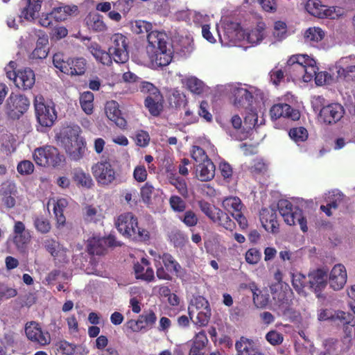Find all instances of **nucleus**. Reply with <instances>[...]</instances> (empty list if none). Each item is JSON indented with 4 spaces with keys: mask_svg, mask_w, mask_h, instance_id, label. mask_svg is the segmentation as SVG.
Segmentation results:
<instances>
[{
    "mask_svg": "<svg viewBox=\"0 0 355 355\" xmlns=\"http://www.w3.org/2000/svg\"><path fill=\"white\" fill-rule=\"evenodd\" d=\"M173 48L164 31H152L147 35L146 52L135 57V62L156 69L168 65L173 58Z\"/></svg>",
    "mask_w": 355,
    "mask_h": 355,
    "instance_id": "1",
    "label": "nucleus"
},
{
    "mask_svg": "<svg viewBox=\"0 0 355 355\" xmlns=\"http://www.w3.org/2000/svg\"><path fill=\"white\" fill-rule=\"evenodd\" d=\"M266 35V26L262 21L254 27L245 29H243L239 23L227 21L224 24L223 33L218 30V36L224 46H243L245 44H248V47L257 46Z\"/></svg>",
    "mask_w": 355,
    "mask_h": 355,
    "instance_id": "2",
    "label": "nucleus"
},
{
    "mask_svg": "<svg viewBox=\"0 0 355 355\" xmlns=\"http://www.w3.org/2000/svg\"><path fill=\"white\" fill-rule=\"evenodd\" d=\"M80 132L79 126L68 125L62 128L55 135L58 145L74 161L82 159L86 151V142L80 136Z\"/></svg>",
    "mask_w": 355,
    "mask_h": 355,
    "instance_id": "3",
    "label": "nucleus"
},
{
    "mask_svg": "<svg viewBox=\"0 0 355 355\" xmlns=\"http://www.w3.org/2000/svg\"><path fill=\"white\" fill-rule=\"evenodd\" d=\"M318 67L314 58L307 54H297L291 56L284 66L286 76L293 80L309 83Z\"/></svg>",
    "mask_w": 355,
    "mask_h": 355,
    "instance_id": "4",
    "label": "nucleus"
},
{
    "mask_svg": "<svg viewBox=\"0 0 355 355\" xmlns=\"http://www.w3.org/2000/svg\"><path fill=\"white\" fill-rule=\"evenodd\" d=\"M221 87L223 92L232 96L234 105L238 108L250 106L254 96L260 94L257 87L240 83H228Z\"/></svg>",
    "mask_w": 355,
    "mask_h": 355,
    "instance_id": "5",
    "label": "nucleus"
},
{
    "mask_svg": "<svg viewBox=\"0 0 355 355\" xmlns=\"http://www.w3.org/2000/svg\"><path fill=\"white\" fill-rule=\"evenodd\" d=\"M118 231L124 236L139 241H148V230L138 226L137 218L132 213L121 214L115 222Z\"/></svg>",
    "mask_w": 355,
    "mask_h": 355,
    "instance_id": "6",
    "label": "nucleus"
},
{
    "mask_svg": "<svg viewBox=\"0 0 355 355\" xmlns=\"http://www.w3.org/2000/svg\"><path fill=\"white\" fill-rule=\"evenodd\" d=\"M33 104L36 119L40 127H51L57 119L53 103L46 101L42 95L37 94L35 96Z\"/></svg>",
    "mask_w": 355,
    "mask_h": 355,
    "instance_id": "7",
    "label": "nucleus"
},
{
    "mask_svg": "<svg viewBox=\"0 0 355 355\" xmlns=\"http://www.w3.org/2000/svg\"><path fill=\"white\" fill-rule=\"evenodd\" d=\"M277 209L286 224L288 225L298 224L303 232L308 231L307 220L303 215L302 209L293 207L287 200H280L277 203Z\"/></svg>",
    "mask_w": 355,
    "mask_h": 355,
    "instance_id": "8",
    "label": "nucleus"
},
{
    "mask_svg": "<svg viewBox=\"0 0 355 355\" xmlns=\"http://www.w3.org/2000/svg\"><path fill=\"white\" fill-rule=\"evenodd\" d=\"M53 63L60 71L70 76L84 74L87 65L86 60L83 58H69L64 60L63 54L60 53L54 54Z\"/></svg>",
    "mask_w": 355,
    "mask_h": 355,
    "instance_id": "9",
    "label": "nucleus"
},
{
    "mask_svg": "<svg viewBox=\"0 0 355 355\" xmlns=\"http://www.w3.org/2000/svg\"><path fill=\"white\" fill-rule=\"evenodd\" d=\"M33 157L35 163L41 166H57L64 161V156L52 146H44L35 149Z\"/></svg>",
    "mask_w": 355,
    "mask_h": 355,
    "instance_id": "10",
    "label": "nucleus"
},
{
    "mask_svg": "<svg viewBox=\"0 0 355 355\" xmlns=\"http://www.w3.org/2000/svg\"><path fill=\"white\" fill-rule=\"evenodd\" d=\"M199 207L212 222L223 226L226 230H232L234 223L227 214L205 200L199 202Z\"/></svg>",
    "mask_w": 355,
    "mask_h": 355,
    "instance_id": "11",
    "label": "nucleus"
},
{
    "mask_svg": "<svg viewBox=\"0 0 355 355\" xmlns=\"http://www.w3.org/2000/svg\"><path fill=\"white\" fill-rule=\"evenodd\" d=\"M110 46L108 51L112 60L116 63L123 64L129 60L128 41L125 36L121 33H115L110 38Z\"/></svg>",
    "mask_w": 355,
    "mask_h": 355,
    "instance_id": "12",
    "label": "nucleus"
},
{
    "mask_svg": "<svg viewBox=\"0 0 355 355\" xmlns=\"http://www.w3.org/2000/svg\"><path fill=\"white\" fill-rule=\"evenodd\" d=\"M91 170L95 180L100 186H109L116 179L114 167L109 162H98L92 166Z\"/></svg>",
    "mask_w": 355,
    "mask_h": 355,
    "instance_id": "13",
    "label": "nucleus"
},
{
    "mask_svg": "<svg viewBox=\"0 0 355 355\" xmlns=\"http://www.w3.org/2000/svg\"><path fill=\"white\" fill-rule=\"evenodd\" d=\"M335 69L339 80L355 83V55L342 57L336 62Z\"/></svg>",
    "mask_w": 355,
    "mask_h": 355,
    "instance_id": "14",
    "label": "nucleus"
},
{
    "mask_svg": "<svg viewBox=\"0 0 355 355\" xmlns=\"http://www.w3.org/2000/svg\"><path fill=\"white\" fill-rule=\"evenodd\" d=\"M28 98L22 94L12 93L6 103L8 113L12 118H19L29 107Z\"/></svg>",
    "mask_w": 355,
    "mask_h": 355,
    "instance_id": "15",
    "label": "nucleus"
},
{
    "mask_svg": "<svg viewBox=\"0 0 355 355\" xmlns=\"http://www.w3.org/2000/svg\"><path fill=\"white\" fill-rule=\"evenodd\" d=\"M345 110L339 103L327 105L318 113V121L325 125H332L339 121L343 116Z\"/></svg>",
    "mask_w": 355,
    "mask_h": 355,
    "instance_id": "16",
    "label": "nucleus"
},
{
    "mask_svg": "<svg viewBox=\"0 0 355 355\" xmlns=\"http://www.w3.org/2000/svg\"><path fill=\"white\" fill-rule=\"evenodd\" d=\"M25 333L28 340L40 345H46L51 343V336L47 331H43L39 324L30 322L26 324Z\"/></svg>",
    "mask_w": 355,
    "mask_h": 355,
    "instance_id": "17",
    "label": "nucleus"
},
{
    "mask_svg": "<svg viewBox=\"0 0 355 355\" xmlns=\"http://www.w3.org/2000/svg\"><path fill=\"white\" fill-rule=\"evenodd\" d=\"M116 241L113 236L100 237L94 236L87 240V250L92 254H102L107 247L116 245Z\"/></svg>",
    "mask_w": 355,
    "mask_h": 355,
    "instance_id": "18",
    "label": "nucleus"
},
{
    "mask_svg": "<svg viewBox=\"0 0 355 355\" xmlns=\"http://www.w3.org/2000/svg\"><path fill=\"white\" fill-rule=\"evenodd\" d=\"M270 114L272 121L282 118L297 121L300 118V112L286 103H278L272 105L270 110Z\"/></svg>",
    "mask_w": 355,
    "mask_h": 355,
    "instance_id": "19",
    "label": "nucleus"
},
{
    "mask_svg": "<svg viewBox=\"0 0 355 355\" xmlns=\"http://www.w3.org/2000/svg\"><path fill=\"white\" fill-rule=\"evenodd\" d=\"M33 33L37 37L36 47L29 55L31 60H41L47 57L49 53V37L42 31L35 30Z\"/></svg>",
    "mask_w": 355,
    "mask_h": 355,
    "instance_id": "20",
    "label": "nucleus"
},
{
    "mask_svg": "<svg viewBox=\"0 0 355 355\" xmlns=\"http://www.w3.org/2000/svg\"><path fill=\"white\" fill-rule=\"evenodd\" d=\"M230 125H222V128L232 139L236 140H243L248 137V131L243 130L242 128L241 118L238 115H234Z\"/></svg>",
    "mask_w": 355,
    "mask_h": 355,
    "instance_id": "21",
    "label": "nucleus"
},
{
    "mask_svg": "<svg viewBox=\"0 0 355 355\" xmlns=\"http://www.w3.org/2000/svg\"><path fill=\"white\" fill-rule=\"evenodd\" d=\"M309 289L313 291L318 297H320V292L327 285V274L321 270L318 269L311 271L308 275Z\"/></svg>",
    "mask_w": 355,
    "mask_h": 355,
    "instance_id": "22",
    "label": "nucleus"
},
{
    "mask_svg": "<svg viewBox=\"0 0 355 355\" xmlns=\"http://www.w3.org/2000/svg\"><path fill=\"white\" fill-rule=\"evenodd\" d=\"M347 278V275L345 267L340 263L336 264L330 272L329 284L334 290H340L346 284Z\"/></svg>",
    "mask_w": 355,
    "mask_h": 355,
    "instance_id": "23",
    "label": "nucleus"
},
{
    "mask_svg": "<svg viewBox=\"0 0 355 355\" xmlns=\"http://www.w3.org/2000/svg\"><path fill=\"white\" fill-rule=\"evenodd\" d=\"M134 271L137 279H141L147 282H150L155 279L154 270L150 267L149 261L144 257L141 259L140 262L135 263Z\"/></svg>",
    "mask_w": 355,
    "mask_h": 355,
    "instance_id": "24",
    "label": "nucleus"
},
{
    "mask_svg": "<svg viewBox=\"0 0 355 355\" xmlns=\"http://www.w3.org/2000/svg\"><path fill=\"white\" fill-rule=\"evenodd\" d=\"M105 114L107 118L113 121L119 128L125 129L127 126L125 119L121 116L118 103L114 101H108L105 105Z\"/></svg>",
    "mask_w": 355,
    "mask_h": 355,
    "instance_id": "25",
    "label": "nucleus"
},
{
    "mask_svg": "<svg viewBox=\"0 0 355 355\" xmlns=\"http://www.w3.org/2000/svg\"><path fill=\"white\" fill-rule=\"evenodd\" d=\"M35 82L34 71L30 68H24L18 70L15 77V85L22 89H28L33 87Z\"/></svg>",
    "mask_w": 355,
    "mask_h": 355,
    "instance_id": "26",
    "label": "nucleus"
},
{
    "mask_svg": "<svg viewBox=\"0 0 355 355\" xmlns=\"http://www.w3.org/2000/svg\"><path fill=\"white\" fill-rule=\"evenodd\" d=\"M13 234L12 241L17 248H24L31 239L28 230H26L25 225L21 221H15Z\"/></svg>",
    "mask_w": 355,
    "mask_h": 355,
    "instance_id": "27",
    "label": "nucleus"
},
{
    "mask_svg": "<svg viewBox=\"0 0 355 355\" xmlns=\"http://www.w3.org/2000/svg\"><path fill=\"white\" fill-rule=\"evenodd\" d=\"M264 107L259 106L258 108H251L245 117V125L248 129H252L264 124Z\"/></svg>",
    "mask_w": 355,
    "mask_h": 355,
    "instance_id": "28",
    "label": "nucleus"
},
{
    "mask_svg": "<svg viewBox=\"0 0 355 355\" xmlns=\"http://www.w3.org/2000/svg\"><path fill=\"white\" fill-rule=\"evenodd\" d=\"M42 0H21L24 5L21 8V16L27 20H33L40 12Z\"/></svg>",
    "mask_w": 355,
    "mask_h": 355,
    "instance_id": "29",
    "label": "nucleus"
},
{
    "mask_svg": "<svg viewBox=\"0 0 355 355\" xmlns=\"http://www.w3.org/2000/svg\"><path fill=\"white\" fill-rule=\"evenodd\" d=\"M72 180L79 188L90 189L94 186V182L90 174L80 168L73 169Z\"/></svg>",
    "mask_w": 355,
    "mask_h": 355,
    "instance_id": "30",
    "label": "nucleus"
},
{
    "mask_svg": "<svg viewBox=\"0 0 355 355\" xmlns=\"http://www.w3.org/2000/svg\"><path fill=\"white\" fill-rule=\"evenodd\" d=\"M214 175L215 166L211 159L200 163L196 167V176L200 181H209Z\"/></svg>",
    "mask_w": 355,
    "mask_h": 355,
    "instance_id": "31",
    "label": "nucleus"
},
{
    "mask_svg": "<svg viewBox=\"0 0 355 355\" xmlns=\"http://www.w3.org/2000/svg\"><path fill=\"white\" fill-rule=\"evenodd\" d=\"M262 225L267 232L276 233L279 229V224L276 220V211L271 209H263L261 213Z\"/></svg>",
    "mask_w": 355,
    "mask_h": 355,
    "instance_id": "32",
    "label": "nucleus"
},
{
    "mask_svg": "<svg viewBox=\"0 0 355 355\" xmlns=\"http://www.w3.org/2000/svg\"><path fill=\"white\" fill-rule=\"evenodd\" d=\"M182 83L194 94H201L207 89L205 84L196 76H186L182 78Z\"/></svg>",
    "mask_w": 355,
    "mask_h": 355,
    "instance_id": "33",
    "label": "nucleus"
},
{
    "mask_svg": "<svg viewBox=\"0 0 355 355\" xmlns=\"http://www.w3.org/2000/svg\"><path fill=\"white\" fill-rule=\"evenodd\" d=\"M181 15L189 22H193L197 26L203 27V25H207L210 23L211 17L202 12L195 10H186L181 12Z\"/></svg>",
    "mask_w": 355,
    "mask_h": 355,
    "instance_id": "34",
    "label": "nucleus"
},
{
    "mask_svg": "<svg viewBox=\"0 0 355 355\" xmlns=\"http://www.w3.org/2000/svg\"><path fill=\"white\" fill-rule=\"evenodd\" d=\"M87 49L98 62L104 65H110L112 64V61L109 51L107 52L103 50L98 44L91 42L88 45Z\"/></svg>",
    "mask_w": 355,
    "mask_h": 355,
    "instance_id": "35",
    "label": "nucleus"
},
{
    "mask_svg": "<svg viewBox=\"0 0 355 355\" xmlns=\"http://www.w3.org/2000/svg\"><path fill=\"white\" fill-rule=\"evenodd\" d=\"M208 343L207 335L204 331L196 334L189 355H204V349Z\"/></svg>",
    "mask_w": 355,
    "mask_h": 355,
    "instance_id": "36",
    "label": "nucleus"
},
{
    "mask_svg": "<svg viewBox=\"0 0 355 355\" xmlns=\"http://www.w3.org/2000/svg\"><path fill=\"white\" fill-rule=\"evenodd\" d=\"M53 212L56 218L58 227H63L65 224V216H64V209L68 205V200L66 198H61L56 200H53Z\"/></svg>",
    "mask_w": 355,
    "mask_h": 355,
    "instance_id": "37",
    "label": "nucleus"
},
{
    "mask_svg": "<svg viewBox=\"0 0 355 355\" xmlns=\"http://www.w3.org/2000/svg\"><path fill=\"white\" fill-rule=\"evenodd\" d=\"M236 349L238 355H263L255 351L253 342L246 338L242 337L236 343Z\"/></svg>",
    "mask_w": 355,
    "mask_h": 355,
    "instance_id": "38",
    "label": "nucleus"
},
{
    "mask_svg": "<svg viewBox=\"0 0 355 355\" xmlns=\"http://www.w3.org/2000/svg\"><path fill=\"white\" fill-rule=\"evenodd\" d=\"M249 289L252 293V298L254 305L259 309L265 308L269 302V295L262 294L254 282H249Z\"/></svg>",
    "mask_w": 355,
    "mask_h": 355,
    "instance_id": "39",
    "label": "nucleus"
},
{
    "mask_svg": "<svg viewBox=\"0 0 355 355\" xmlns=\"http://www.w3.org/2000/svg\"><path fill=\"white\" fill-rule=\"evenodd\" d=\"M292 285L298 294L306 296L307 294L306 289L309 288L308 276L300 272L293 273L292 275Z\"/></svg>",
    "mask_w": 355,
    "mask_h": 355,
    "instance_id": "40",
    "label": "nucleus"
},
{
    "mask_svg": "<svg viewBox=\"0 0 355 355\" xmlns=\"http://www.w3.org/2000/svg\"><path fill=\"white\" fill-rule=\"evenodd\" d=\"M325 35L324 31L319 27H310L304 33L305 42L311 46L316 45L322 40Z\"/></svg>",
    "mask_w": 355,
    "mask_h": 355,
    "instance_id": "41",
    "label": "nucleus"
},
{
    "mask_svg": "<svg viewBox=\"0 0 355 355\" xmlns=\"http://www.w3.org/2000/svg\"><path fill=\"white\" fill-rule=\"evenodd\" d=\"M78 10L76 6H62L54 8L51 14L57 21L66 20L69 16Z\"/></svg>",
    "mask_w": 355,
    "mask_h": 355,
    "instance_id": "42",
    "label": "nucleus"
},
{
    "mask_svg": "<svg viewBox=\"0 0 355 355\" xmlns=\"http://www.w3.org/2000/svg\"><path fill=\"white\" fill-rule=\"evenodd\" d=\"M222 207L232 215L234 213L242 211L244 205L239 197L228 196L223 200Z\"/></svg>",
    "mask_w": 355,
    "mask_h": 355,
    "instance_id": "43",
    "label": "nucleus"
},
{
    "mask_svg": "<svg viewBox=\"0 0 355 355\" xmlns=\"http://www.w3.org/2000/svg\"><path fill=\"white\" fill-rule=\"evenodd\" d=\"M273 299L276 301L277 307L274 309L278 311L279 314H286L290 310V300L286 296L284 291L275 293Z\"/></svg>",
    "mask_w": 355,
    "mask_h": 355,
    "instance_id": "44",
    "label": "nucleus"
},
{
    "mask_svg": "<svg viewBox=\"0 0 355 355\" xmlns=\"http://www.w3.org/2000/svg\"><path fill=\"white\" fill-rule=\"evenodd\" d=\"M209 308L208 301L202 296H197L193 297L190 302L189 306V315L191 319H193L196 315V313L200 310H205Z\"/></svg>",
    "mask_w": 355,
    "mask_h": 355,
    "instance_id": "45",
    "label": "nucleus"
},
{
    "mask_svg": "<svg viewBox=\"0 0 355 355\" xmlns=\"http://www.w3.org/2000/svg\"><path fill=\"white\" fill-rule=\"evenodd\" d=\"M15 185L12 184H3L1 193L2 196V202L4 205L8 208H12L15 205V194L13 190Z\"/></svg>",
    "mask_w": 355,
    "mask_h": 355,
    "instance_id": "46",
    "label": "nucleus"
},
{
    "mask_svg": "<svg viewBox=\"0 0 355 355\" xmlns=\"http://www.w3.org/2000/svg\"><path fill=\"white\" fill-rule=\"evenodd\" d=\"M162 265L166 268L168 272L180 276L182 272V267L179 263L169 254L164 253L162 257Z\"/></svg>",
    "mask_w": 355,
    "mask_h": 355,
    "instance_id": "47",
    "label": "nucleus"
},
{
    "mask_svg": "<svg viewBox=\"0 0 355 355\" xmlns=\"http://www.w3.org/2000/svg\"><path fill=\"white\" fill-rule=\"evenodd\" d=\"M160 100V94H155V95H149L146 97L145 100V105L150 112V113L153 116H157L159 114L162 105L159 103Z\"/></svg>",
    "mask_w": 355,
    "mask_h": 355,
    "instance_id": "48",
    "label": "nucleus"
},
{
    "mask_svg": "<svg viewBox=\"0 0 355 355\" xmlns=\"http://www.w3.org/2000/svg\"><path fill=\"white\" fill-rule=\"evenodd\" d=\"M304 8L310 15L318 18H324L325 6L322 5L320 1L308 0Z\"/></svg>",
    "mask_w": 355,
    "mask_h": 355,
    "instance_id": "49",
    "label": "nucleus"
},
{
    "mask_svg": "<svg viewBox=\"0 0 355 355\" xmlns=\"http://www.w3.org/2000/svg\"><path fill=\"white\" fill-rule=\"evenodd\" d=\"M80 103L84 112L91 114L94 109V94L91 92L82 93L80 96Z\"/></svg>",
    "mask_w": 355,
    "mask_h": 355,
    "instance_id": "50",
    "label": "nucleus"
},
{
    "mask_svg": "<svg viewBox=\"0 0 355 355\" xmlns=\"http://www.w3.org/2000/svg\"><path fill=\"white\" fill-rule=\"evenodd\" d=\"M290 138L297 145L307 140L309 133L307 130L304 127H295L289 130Z\"/></svg>",
    "mask_w": 355,
    "mask_h": 355,
    "instance_id": "51",
    "label": "nucleus"
},
{
    "mask_svg": "<svg viewBox=\"0 0 355 355\" xmlns=\"http://www.w3.org/2000/svg\"><path fill=\"white\" fill-rule=\"evenodd\" d=\"M132 31L136 34L147 33L152 31L153 25L151 23L144 20H136L131 23Z\"/></svg>",
    "mask_w": 355,
    "mask_h": 355,
    "instance_id": "52",
    "label": "nucleus"
},
{
    "mask_svg": "<svg viewBox=\"0 0 355 355\" xmlns=\"http://www.w3.org/2000/svg\"><path fill=\"white\" fill-rule=\"evenodd\" d=\"M179 46L180 48L178 49V51H179L182 55L187 56L190 55L193 50L192 37L190 36H186L184 38H182L180 41Z\"/></svg>",
    "mask_w": 355,
    "mask_h": 355,
    "instance_id": "53",
    "label": "nucleus"
},
{
    "mask_svg": "<svg viewBox=\"0 0 355 355\" xmlns=\"http://www.w3.org/2000/svg\"><path fill=\"white\" fill-rule=\"evenodd\" d=\"M273 36L277 41H281L287 37V26L284 21H275Z\"/></svg>",
    "mask_w": 355,
    "mask_h": 355,
    "instance_id": "54",
    "label": "nucleus"
},
{
    "mask_svg": "<svg viewBox=\"0 0 355 355\" xmlns=\"http://www.w3.org/2000/svg\"><path fill=\"white\" fill-rule=\"evenodd\" d=\"M211 316V309H207L205 310H200L196 313L193 319V322L199 326H205L208 323Z\"/></svg>",
    "mask_w": 355,
    "mask_h": 355,
    "instance_id": "55",
    "label": "nucleus"
},
{
    "mask_svg": "<svg viewBox=\"0 0 355 355\" xmlns=\"http://www.w3.org/2000/svg\"><path fill=\"white\" fill-rule=\"evenodd\" d=\"M155 193V189L149 182H146L141 188V196L143 202L146 205L151 203L152 197Z\"/></svg>",
    "mask_w": 355,
    "mask_h": 355,
    "instance_id": "56",
    "label": "nucleus"
},
{
    "mask_svg": "<svg viewBox=\"0 0 355 355\" xmlns=\"http://www.w3.org/2000/svg\"><path fill=\"white\" fill-rule=\"evenodd\" d=\"M58 350L66 355H78V352L80 349V347L67 341H60L58 344Z\"/></svg>",
    "mask_w": 355,
    "mask_h": 355,
    "instance_id": "57",
    "label": "nucleus"
},
{
    "mask_svg": "<svg viewBox=\"0 0 355 355\" xmlns=\"http://www.w3.org/2000/svg\"><path fill=\"white\" fill-rule=\"evenodd\" d=\"M192 158L198 164L209 160L204 148L193 146L191 151Z\"/></svg>",
    "mask_w": 355,
    "mask_h": 355,
    "instance_id": "58",
    "label": "nucleus"
},
{
    "mask_svg": "<svg viewBox=\"0 0 355 355\" xmlns=\"http://www.w3.org/2000/svg\"><path fill=\"white\" fill-rule=\"evenodd\" d=\"M261 258V252L257 248L249 249L245 254V261L250 265L259 263Z\"/></svg>",
    "mask_w": 355,
    "mask_h": 355,
    "instance_id": "59",
    "label": "nucleus"
},
{
    "mask_svg": "<svg viewBox=\"0 0 355 355\" xmlns=\"http://www.w3.org/2000/svg\"><path fill=\"white\" fill-rule=\"evenodd\" d=\"M284 73V67L279 65L275 67L270 72V81L275 85H278L283 80Z\"/></svg>",
    "mask_w": 355,
    "mask_h": 355,
    "instance_id": "60",
    "label": "nucleus"
},
{
    "mask_svg": "<svg viewBox=\"0 0 355 355\" xmlns=\"http://www.w3.org/2000/svg\"><path fill=\"white\" fill-rule=\"evenodd\" d=\"M169 204L174 211L182 212L186 208L185 202L178 196H172L169 199Z\"/></svg>",
    "mask_w": 355,
    "mask_h": 355,
    "instance_id": "61",
    "label": "nucleus"
},
{
    "mask_svg": "<svg viewBox=\"0 0 355 355\" xmlns=\"http://www.w3.org/2000/svg\"><path fill=\"white\" fill-rule=\"evenodd\" d=\"M34 165L29 160H23L20 162L17 166L19 173L23 175H31L34 171Z\"/></svg>",
    "mask_w": 355,
    "mask_h": 355,
    "instance_id": "62",
    "label": "nucleus"
},
{
    "mask_svg": "<svg viewBox=\"0 0 355 355\" xmlns=\"http://www.w3.org/2000/svg\"><path fill=\"white\" fill-rule=\"evenodd\" d=\"M136 144L140 147H146L150 141V136L146 131L138 130L135 136Z\"/></svg>",
    "mask_w": 355,
    "mask_h": 355,
    "instance_id": "63",
    "label": "nucleus"
},
{
    "mask_svg": "<svg viewBox=\"0 0 355 355\" xmlns=\"http://www.w3.org/2000/svg\"><path fill=\"white\" fill-rule=\"evenodd\" d=\"M180 219L187 226L193 227L196 225L198 221V218L196 214L191 211H187L184 216L180 217Z\"/></svg>",
    "mask_w": 355,
    "mask_h": 355,
    "instance_id": "64",
    "label": "nucleus"
}]
</instances>
